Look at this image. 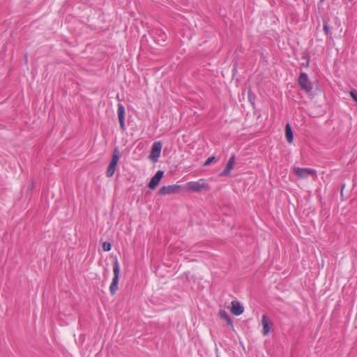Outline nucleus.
<instances>
[{
    "label": "nucleus",
    "mask_w": 357,
    "mask_h": 357,
    "mask_svg": "<svg viewBox=\"0 0 357 357\" xmlns=\"http://www.w3.org/2000/svg\"><path fill=\"white\" fill-rule=\"evenodd\" d=\"M182 188L181 185L174 184L169 185L167 186L161 187L158 190V194L161 195H167L171 194H176L179 192V190Z\"/></svg>",
    "instance_id": "nucleus-5"
},
{
    "label": "nucleus",
    "mask_w": 357,
    "mask_h": 357,
    "mask_svg": "<svg viewBox=\"0 0 357 357\" xmlns=\"http://www.w3.org/2000/svg\"><path fill=\"white\" fill-rule=\"evenodd\" d=\"M215 160V156L209 157L204 163V166H208L210 165Z\"/></svg>",
    "instance_id": "nucleus-17"
},
{
    "label": "nucleus",
    "mask_w": 357,
    "mask_h": 357,
    "mask_svg": "<svg viewBox=\"0 0 357 357\" xmlns=\"http://www.w3.org/2000/svg\"><path fill=\"white\" fill-rule=\"evenodd\" d=\"M184 188L189 192H202L203 190L208 191L210 190V187L206 181L201 178L197 181H190L186 183Z\"/></svg>",
    "instance_id": "nucleus-1"
},
{
    "label": "nucleus",
    "mask_w": 357,
    "mask_h": 357,
    "mask_svg": "<svg viewBox=\"0 0 357 357\" xmlns=\"http://www.w3.org/2000/svg\"><path fill=\"white\" fill-rule=\"evenodd\" d=\"M114 277L109 287L111 295H114L118 289V282L120 273V266L117 259H115L113 265Z\"/></svg>",
    "instance_id": "nucleus-2"
},
{
    "label": "nucleus",
    "mask_w": 357,
    "mask_h": 357,
    "mask_svg": "<svg viewBox=\"0 0 357 357\" xmlns=\"http://www.w3.org/2000/svg\"><path fill=\"white\" fill-rule=\"evenodd\" d=\"M298 83L301 90L306 93L310 94L312 91V84L308 78V75L305 73H301L298 79Z\"/></svg>",
    "instance_id": "nucleus-4"
},
{
    "label": "nucleus",
    "mask_w": 357,
    "mask_h": 357,
    "mask_svg": "<svg viewBox=\"0 0 357 357\" xmlns=\"http://www.w3.org/2000/svg\"><path fill=\"white\" fill-rule=\"evenodd\" d=\"M117 114L119 121L120 124V128L122 130H125V108L122 104H118Z\"/></svg>",
    "instance_id": "nucleus-9"
},
{
    "label": "nucleus",
    "mask_w": 357,
    "mask_h": 357,
    "mask_svg": "<svg viewBox=\"0 0 357 357\" xmlns=\"http://www.w3.org/2000/svg\"><path fill=\"white\" fill-rule=\"evenodd\" d=\"M219 315L222 319H224L227 321L228 325L233 326L232 321L225 310H220Z\"/></svg>",
    "instance_id": "nucleus-14"
},
{
    "label": "nucleus",
    "mask_w": 357,
    "mask_h": 357,
    "mask_svg": "<svg viewBox=\"0 0 357 357\" xmlns=\"http://www.w3.org/2000/svg\"><path fill=\"white\" fill-rule=\"evenodd\" d=\"M308 65H309V60H307L306 66H308Z\"/></svg>",
    "instance_id": "nucleus-20"
},
{
    "label": "nucleus",
    "mask_w": 357,
    "mask_h": 357,
    "mask_svg": "<svg viewBox=\"0 0 357 357\" xmlns=\"http://www.w3.org/2000/svg\"><path fill=\"white\" fill-rule=\"evenodd\" d=\"M350 95L353 100L357 102V90H354L350 92Z\"/></svg>",
    "instance_id": "nucleus-18"
},
{
    "label": "nucleus",
    "mask_w": 357,
    "mask_h": 357,
    "mask_svg": "<svg viewBox=\"0 0 357 357\" xmlns=\"http://www.w3.org/2000/svg\"><path fill=\"white\" fill-rule=\"evenodd\" d=\"M235 162V155H232L229 160H228L227 165L225 168V169L221 172L220 175L222 176H225L229 174L231 170L234 167V165Z\"/></svg>",
    "instance_id": "nucleus-12"
},
{
    "label": "nucleus",
    "mask_w": 357,
    "mask_h": 357,
    "mask_svg": "<svg viewBox=\"0 0 357 357\" xmlns=\"http://www.w3.org/2000/svg\"><path fill=\"white\" fill-rule=\"evenodd\" d=\"M112 245L109 242H104L102 244V249L105 252H109L111 250Z\"/></svg>",
    "instance_id": "nucleus-16"
},
{
    "label": "nucleus",
    "mask_w": 357,
    "mask_h": 357,
    "mask_svg": "<svg viewBox=\"0 0 357 357\" xmlns=\"http://www.w3.org/2000/svg\"><path fill=\"white\" fill-rule=\"evenodd\" d=\"M162 147V145L160 142H154L151 147L149 158L153 160H156L160 155Z\"/></svg>",
    "instance_id": "nucleus-6"
},
{
    "label": "nucleus",
    "mask_w": 357,
    "mask_h": 357,
    "mask_svg": "<svg viewBox=\"0 0 357 357\" xmlns=\"http://www.w3.org/2000/svg\"><path fill=\"white\" fill-rule=\"evenodd\" d=\"M164 172L161 170H158L155 174L151 178V181L148 184V187L151 189H155L163 176Z\"/></svg>",
    "instance_id": "nucleus-8"
},
{
    "label": "nucleus",
    "mask_w": 357,
    "mask_h": 357,
    "mask_svg": "<svg viewBox=\"0 0 357 357\" xmlns=\"http://www.w3.org/2000/svg\"><path fill=\"white\" fill-rule=\"evenodd\" d=\"M231 307L230 309V311L232 314L235 316H239L241 315L243 311L244 307L243 306L238 302V301H231Z\"/></svg>",
    "instance_id": "nucleus-11"
},
{
    "label": "nucleus",
    "mask_w": 357,
    "mask_h": 357,
    "mask_svg": "<svg viewBox=\"0 0 357 357\" xmlns=\"http://www.w3.org/2000/svg\"><path fill=\"white\" fill-rule=\"evenodd\" d=\"M261 324L263 326L262 334L266 336L271 331L273 323L268 319L266 314H264L261 317Z\"/></svg>",
    "instance_id": "nucleus-10"
},
{
    "label": "nucleus",
    "mask_w": 357,
    "mask_h": 357,
    "mask_svg": "<svg viewBox=\"0 0 357 357\" xmlns=\"http://www.w3.org/2000/svg\"><path fill=\"white\" fill-rule=\"evenodd\" d=\"M321 1H324V0H320Z\"/></svg>",
    "instance_id": "nucleus-22"
},
{
    "label": "nucleus",
    "mask_w": 357,
    "mask_h": 357,
    "mask_svg": "<svg viewBox=\"0 0 357 357\" xmlns=\"http://www.w3.org/2000/svg\"><path fill=\"white\" fill-rule=\"evenodd\" d=\"M285 137L288 143H292L294 139V134L291 126L289 123H287L285 126Z\"/></svg>",
    "instance_id": "nucleus-13"
},
{
    "label": "nucleus",
    "mask_w": 357,
    "mask_h": 357,
    "mask_svg": "<svg viewBox=\"0 0 357 357\" xmlns=\"http://www.w3.org/2000/svg\"><path fill=\"white\" fill-rule=\"evenodd\" d=\"M165 38H166V36H165V34H162V40L163 41H165Z\"/></svg>",
    "instance_id": "nucleus-19"
},
{
    "label": "nucleus",
    "mask_w": 357,
    "mask_h": 357,
    "mask_svg": "<svg viewBox=\"0 0 357 357\" xmlns=\"http://www.w3.org/2000/svg\"><path fill=\"white\" fill-rule=\"evenodd\" d=\"M294 172L298 177L303 178L312 175L315 171L310 168L294 167Z\"/></svg>",
    "instance_id": "nucleus-7"
},
{
    "label": "nucleus",
    "mask_w": 357,
    "mask_h": 357,
    "mask_svg": "<svg viewBox=\"0 0 357 357\" xmlns=\"http://www.w3.org/2000/svg\"><path fill=\"white\" fill-rule=\"evenodd\" d=\"M120 158V153L118 148H115L112 153V160L107 167V171H106V176L108 178L112 177L114 172L116 170L117 163Z\"/></svg>",
    "instance_id": "nucleus-3"
},
{
    "label": "nucleus",
    "mask_w": 357,
    "mask_h": 357,
    "mask_svg": "<svg viewBox=\"0 0 357 357\" xmlns=\"http://www.w3.org/2000/svg\"><path fill=\"white\" fill-rule=\"evenodd\" d=\"M331 28L330 27L328 21L326 19H323V30L326 35L331 37L332 33L331 31Z\"/></svg>",
    "instance_id": "nucleus-15"
},
{
    "label": "nucleus",
    "mask_w": 357,
    "mask_h": 357,
    "mask_svg": "<svg viewBox=\"0 0 357 357\" xmlns=\"http://www.w3.org/2000/svg\"><path fill=\"white\" fill-rule=\"evenodd\" d=\"M25 61H26V62H27V56L26 55H25Z\"/></svg>",
    "instance_id": "nucleus-21"
}]
</instances>
